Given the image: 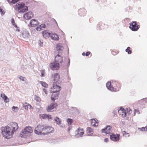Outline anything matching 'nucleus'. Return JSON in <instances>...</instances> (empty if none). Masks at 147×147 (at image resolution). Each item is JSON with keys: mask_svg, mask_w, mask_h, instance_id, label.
Instances as JSON below:
<instances>
[{"mask_svg": "<svg viewBox=\"0 0 147 147\" xmlns=\"http://www.w3.org/2000/svg\"><path fill=\"white\" fill-rule=\"evenodd\" d=\"M18 126L16 122H11L9 126L2 127L1 132L3 136L7 139L11 138L15 132L18 129Z\"/></svg>", "mask_w": 147, "mask_h": 147, "instance_id": "f257e3e1", "label": "nucleus"}, {"mask_svg": "<svg viewBox=\"0 0 147 147\" xmlns=\"http://www.w3.org/2000/svg\"><path fill=\"white\" fill-rule=\"evenodd\" d=\"M63 49V47H56L55 53L56 54L57 53V54L55 56V62L58 63L59 65L60 64L63 67L67 69L70 65V59L69 58H66L67 61H64L63 62V57L61 56V55Z\"/></svg>", "mask_w": 147, "mask_h": 147, "instance_id": "f03ea898", "label": "nucleus"}, {"mask_svg": "<svg viewBox=\"0 0 147 147\" xmlns=\"http://www.w3.org/2000/svg\"><path fill=\"white\" fill-rule=\"evenodd\" d=\"M51 88L50 92L52 93L51 99L52 100L54 101L55 99L58 98L61 87L57 84L54 83L53 84V87H51Z\"/></svg>", "mask_w": 147, "mask_h": 147, "instance_id": "7ed1b4c3", "label": "nucleus"}, {"mask_svg": "<svg viewBox=\"0 0 147 147\" xmlns=\"http://www.w3.org/2000/svg\"><path fill=\"white\" fill-rule=\"evenodd\" d=\"M24 6V3L20 2L15 5V9L18 10L19 13H24L28 10L27 7Z\"/></svg>", "mask_w": 147, "mask_h": 147, "instance_id": "20e7f679", "label": "nucleus"}, {"mask_svg": "<svg viewBox=\"0 0 147 147\" xmlns=\"http://www.w3.org/2000/svg\"><path fill=\"white\" fill-rule=\"evenodd\" d=\"M46 124L38 125H37L34 130V133L37 134L42 135L41 134H43L44 135H45L44 133H42V132L43 131H45V128Z\"/></svg>", "mask_w": 147, "mask_h": 147, "instance_id": "39448f33", "label": "nucleus"}, {"mask_svg": "<svg viewBox=\"0 0 147 147\" xmlns=\"http://www.w3.org/2000/svg\"><path fill=\"white\" fill-rule=\"evenodd\" d=\"M112 87L111 89L112 91L116 92L119 91L121 88L120 84L117 81H114L112 82Z\"/></svg>", "mask_w": 147, "mask_h": 147, "instance_id": "423d86ee", "label": "nucleus"}, {"mask_svg": "<svg viewBox=\"0 0 147 147\" xmlns=\"http://www.w3.org/2000/svg\"><path fill=\"white\" fill-rule=\"evenodd\" d=\"M75 137L76 138H78L81 137L84 134V131L83 129L79 127L76 130L75 133Z\"/></svg>", "mask_w": 147, "mask_h": 147, "instance_id": "0eeeda50", "label": "nucleus"}, {"mask_svg": "<svg viewBox=\"0 0 147 147\" xmlns=\"http://www.w3.org/2000/svg\"><path fill=\"white\" fill-rule=\"evenodd\" d=\"M33 130L31 127L30 126L26 127L25 129L22 130L21 133H20V136L23 137L24 134H28L29 133H31L32 132Z\"/></svg>", "mask_w": 147, "mask_h": 147, "instance_id": "6e6552de", "label": "nucleus"}, {"mask_svg": "<svg viewBox=\"0 0 147 147\" xmlns=\"http://www.w3.org/2000/svg\"><path fill=\"white\" fill-rule=\"evenodd\" d=\"M129 28L133 31H137L140 27V25H138L136 22H133L132 23L130 24Z\"/></svg>", "mask_w": 147, "mask_h": 147, "instance_id": "1a4fd4ad", "label": "nucleus"}, {"mask_svg": "<svg viewBox=\"0 0 147 147\" xmlns=\"http://www.w3.org/2000/svg\"><path fill=\"white\" fill-rule=\"evenodd\" d=\"M110 136V139L112 141L116 142L118 141L119 140L120 135L119 134H115L114 133H112Z\"/></svg>", "mask_w": 147, "mask_h": 147, "instance_id": "9d476101", "label": "nucleus"}, {"mask_svg": "<svg viewBox=\"0 0 147 147\" xmlns=\"http://www.w3.org/2000/svg\"><path fill=\"white\" fill-rule=\"evenodd\" d=\"M59 64L58 63L55 62V61L50 64V67L53 70H55L58 69L59 68Z\"/></svg>", "mask_w": 147, "mask_h": 147, "instance_id": "9b49d317", "label": "nucleus"}, {"mask_svg": "<svg viewBox=\"0 0 147 147\" xmlns=\"http://www.w3.org/2000/svg\"><path fill=\"white\" fill-rule=\"evenodd\" d=\"M112 130V127L109 125H108L105 128L101 130V132L102 133H104L105 134H109Z\"/></svg>", "mask_w": 147, "mask_h": 147, "instance_id": "f8f14e48", "label": "nucleus"}, {"mask_svg": "<svg viewBox=\"0 0 147 147\" xmlns=\"http://www.w3.org/2000/svg\"><path fill=\"white\" fill-rule=\"evenodd\" d=\"M33 14L31 11H29L24 14L23 16L24 18L26 20H29L33 17Z\"/></svg>", "mask_w": 147, "mask_h": 147, "instance_id": "ddd939ff", "label": "nucleus"}, {"mask_svg": "<svg viewBox=\"0 0 147 147\" xmlns=\"http://www.w3.org/2000/svg\"><path fill=\"white\" fill-rule=\"evenodd\" d=\"M57 105L56 104H51L50 105L48 106L47 108V109L48 112H52V111L54 109H55V107Z\"/></svg>", "mask_w": 147, "mask_h": 147, "instance_id": "4468645a", "label": "nucleus"}, {"mask_svg": "<svg viewBox=\"0 0 147 147\" xmlns=\"http://www.w3.org/2000/svg\"><path fill=\"white\" fill-rule=\"evenodd\" d=\"M22 36L25 39L29 38L30 36L29 32L26 30H24L23 31L22 34Z\"/></svg>", "mask_w": 147, "mask_h": 147, "instance_id": "2eb2a0df", "label": "nucleus"}, {"mask_svg": "<svg viewBox=\"0 0 147 147\" xmlns=\"http://www.w3.org/2000/svg\"><path fill=\"white\" fill-rule=\"evenodd\" d=\"M78 13L81 16H84L86 12V10L84 8H81L78 10Z\"/></svg>", "mask_w": 147, "mask_h": 147, "instance_id": "dca6fc26", "label": "nucleus"}, {"mask_svg": "<svg viewBox=\"0 0 147 147\" xmlns=\"http://www.w3.org/2000/svg\"><path fill=\"white\" fill-rule=\"evenodd\" d=\"M41 117L43 119H47L49 121H51L52 119L50 115L46 114H43L41 115Z\"/></svg>", "mask_w": 147, "mask_h": 147, "instance_id": "f3484780", "label": "nucleus"}, {"mask_svg": "<svg viewBox=\"0 0 147 147\" xmlns=\"http://www.w3.org/2000/svg\"><path fill=\"white\" fill-rule=\"evenodd\" d=\"M30 24L31 27H34L37 26L39 24L38 22L35 19H32L30 22Z\"/></svg>", "mask_w": 147, "mask_h": 147, "instance_id": "a211bd4d", "label": "nucleus"}, {"mask_svg": "<svg viewBox=\"0 0 147 147\" xmlns=\"http://www.w3.org/2000/svg\"><path fill=\"white\" fill-rule=\"evenodd\" d=\"M59 74L57 73H55L54 74V80L53 81H54V82H53V84L54 83L56 84H57L56 83L59 80Z\"/></svg>", "mask_w": 147, "mask_h": 147, "instance_id": "6ab92c4d", "label": "nucleus"}, {"mask_svg": "<svg viewBox=\"0 0 147 147\" xmlns=\"http://www.w3.org/2000/svg\"><path fill=\"white\" fill-rule=\"evenodd\" d=\"M50 37L52 39L55 40H58L59 39L58 35L55 34H51L50 35Z\"/></svg>", "mask_w": 147, "mask_h": 147, "instance_id": "aec40b11", "label": "nucleus"}, {"mask_svg": "<svg viewBox=\"0 0 147 147\" xmlns=\"http://www.w3.org/2000/svg\"><path fill=\"white\" fill-rule=\"evenodd\" d=\"M45 131H49V133H50L51 132H52V131H53L54 130V128L48 126L46 125H45Z\"/></svg>", "mask_w": 147, "mask_h": 147, "instance_id": "412c9836", "label": "nucleus"}, {"mask_svg": "<svg viewBox=\"0 0 147 147\" xmlns=\"http://www.w3.org/2000/svg\"><path fill=\"white\" fill-rule=\"evenodd\" d=\"M106 86L107 88L109 90L112 91V90L111 89V88L113 87L112 82L111 83L110 82H108L107 83Z\"/></svg>", "mask_w": 147, "mask_h": 147, "instance_id": "4be33fe9", "label": "nucleus"}, {"mask_svg": "<svg viewBox=\"0 0 147 147\" xmlns=\"http://www.w3.org/2000/svg\"><path fill=\"white\" fill-rule=\"evenodd\" d=\"M1 96L3 99L4 101L5 102H9V100L7 98V97L4 94H1Z\"/></svg>", "mask_w": 147, "mask_h": 147, "instance_id": "5701e85b", "label": "nucleus"}, {"mask_svg": "<svg viewBox=\"0 0 147 147\" xmlns=\"http://www.w3.org/2000/svg\"><path fill=\"white\" fill-rule=\"evenodd\" d=\"M54 119L56 122L57 124L59 125L61 124V120L59 118L57 117H55L54 118Z\"/></svg>", "mask_w": 147, "mask_h": 147, "instance_id": "b1692460", "label": "nucleus"}, {"mask_svg": "<svg viewBox=\"0 0 147 147\" xmlns=\"http://www.w3.org/2000/svg\"><path fill=\"white\" fill-rule=\"evenodd\" d=\"M42 34H43V36L44 37L46 38V37H50V35L51 34L49 33L48 32L46 31H44L42 32Z\"/></svg>", "mask_w": 147, "mask_h": 147, "instance_id": "393cba45", "label": "nucleus"}, {"mask_svg": "<svg viewBox=\"0 0 147 147\" xmlns=\"http://www.w3.org/2000/svg\"><path fill=\"white\" fill-rule=\"evenodd\" d=\"M131 49V48L129 47H128L127 48L125 49V51L127 52L128 54H130L131 53L132 51Z\"/></svg>", "mask_w": 147, "mask_h": 147, "instance_id": "a878e982", "label": "nucleus"}, {"mask_svg": "<svg viewBox=\"0 0 147 147\" xmlns=\"http://www.w3.org/2000/svg\"><path fill=\"white\" fill-rule=\"evenodd\" d=\"M40 84L42 86L45 88H47L48 87V84L45 82L40 81Z\"/></svg>", "mask_w": 147, "mask_h": 147, "instance_id": "bb28decb", "label": "nucleus"}, {"mask_svg": "<svg viewBox=\"0 0 147 147\" xmlns=\"http://www.w3.org/2000/svg\"><path fill=\"white\" fill-rule=\"evenodd\" d=\"M67 122L68 125H71L73 122V120L70 118H67Z\"/></svg>", "mask_w": 147, "mask_h": 147, "instance_id": "cd10ccee", "label": "nucleus"}, {"mask_svg": "<svg viewBox=\"0 0 147 147\" xmlns=\"http://www.w3.org/2000/svg\"><path fill=\"white\" fill-rule=\"evenodd\" d=\"M138 129L140 131H147V125L145 127H142V128H139Z\"/></svg>", "mask_w": 147, "mask_h": 147, "instance_id": "c85d7f7f", "label": "nucleus"}, {"mask_svg": "<svg viewBox=\"0 0 147 147\" xmlns=\"http://www.w3.org/2000/svg\"><path fill=\"white\" fill-rule=\"evenodd\" d=\"M11 21L12 24L15 27H17V25L16 24L13 18H12L11 19Z\"/></svg>", "mask_w": 147, "mask_h": 147, "instance_id": "c756f323", "label": "nucleus"}, {"mask_svg": "<svg viewBox=\"0 0 147 147\" xmlns=\"http://www.w3.org/2000/svg\"><path fill=\"white\" fill-rule=\"evenodd\" d=\"M12 110L15 112H17L18 110V108L17 107L13 106L12 107Z\"/></svg>", "mask_w": 147, "mask_h": 147, "instance_id": "7c9ffc66", "label": "nucleus"}, {"mask_svg": "<svg viewBox=\"0 0 147 147\" xmlns=\"http://www.w3.org/2000/svg\"><path fill=\"white\" fill-rule=\"evenodd\" d=\"M125 111V110L122 107H120L119 110H118V113L119 114H120V113H121V112Z\"/></svg>", "mask_w": 147, "mask_h": 147, "instance_id": "2f4dec72", "label": "nucleus"}, {"mask_svg": "<svg viewBox=\"0 0 147 147\" xmlns=\"http://www.w3.org/2000/svg\"><path fill=\"white\" fill-rule=\"evenodd\" d=\"M27 67V65L26 63L23 64L22 65L21 68L24 70L26 69Z\"/></svg>", "mask_w": 147, "mask_h": 147, "instance_id": "473e14b6", "label": "nucleus"}, {"mask_svg": "<svg viewBox=\"0 0 147 147\" xmlns=\"http://www.w3.org/2000/svg\"><path fill=\"white\" fill-rule=\"evenodd\" d=\"M88 133H91L93 132V129L91 127H88L87 128Z\"/></svg>", "mask_w": 147, "mask_h": 147, "instance_id": "72a5a7b5", "label": "nucleus"}, {"mask_svg": "<svg viewBox=\"0 0 147 147\" xmlns=\"http://www.w3.org/2000/svg\"><path fill=\"white\" fill-rule=\"evenodd\" d=\"M121 113H122L121 114V113H120V114L123 117H126L127 115V114L126 113V111H125V112H121Z\"/></svg>", "mask_w": 147, "mask_h": 147, "instance_id": "f704fd0d", "label": "nucleus"}, {"mask_svg": "<svg viewBox=\"0 0 147 147\" xmlns=\"http://www.w3.org/2000/svg\"><path fill=\"white\" fill-rule=\"evenodd\" d=\"M140 101L143 102V104L144 105L145 104V103L147 102V98H145L141 99L140 100Z\"/></svg>", "mask_w": 147, "mask_h": 147, "instance_id": "c9c22d12", "label": "nucleus"}, {"mask_svg": "<svg viewBox=\"0 0 147 147\" xmlns=\"http://www.w3.org/2000/svg\"><path fill=\"white\" fill-rule=\"evenodd\" d=\"M38 43L39 45L40 46H42L43 45V40H39L38 41Z\"/></svg>", "mask_w": 147, "mask_h": 147, "instance_id": "e433bc0d", "label": "nucleus"}, {"mask_svg": "<svg viewBox=\"0 0 147 147\" xmlns=\"http://www.w3.org/2000/svg\"><path fill=\"white\" fill-rule=\"evenodd\" d=\"M111 52L112 55H115L118 53L119 51H115L114 50H113Z\"/></svg>", "mask_w": 147, "mask_h": 147, "instance_id": "4c0bfd02", "label": "nucleus"}, {"mask_svg": "<svg viewBox=\"0 0 147 147\" xmlns=\"http://www.w3.org/2000/svg\"><path fill=\"white\" fill-rule=\"evenodd\" d=\"M0 12L1 13V15L3 16L4 15L5 12H4V10L1 8V7L0 6Z\"/></svg>", "mask_w": 147, "mask_h": 147, "instance_id": "58836bf2", "label": "nucleus"}, {"mask_svg": "<svg viewBox=\"0 0 147 147\" xmlns=\"http://www.w3.org/2000/svg\"><path fill=\"white\" fill-rule=\"evenodd\" d=\"M35 99L36 101L38 102H39L40 100V98L37 96H36L35 97Z\"/></svg>", "mask_w": 147, "mask_h": 147, "instance_id": "ea45409f", "label": "nucleus"}, {"mask_svg": "<svg viewBox=\"0 0 147 147\" xmlns=\"http://www.w3.org/2000/svg\"><path fill=\"white\" fill-rule=\"evenodd\" d=\"M42 30L45 27V25L44 24H42L40 25H39Z\"/></svg>", "mask_w": 147, "mask_h": 147, "instance_id": "a19ab883", "label": "nucleus"}, {"mask_svg": "<svg viewBox=\"0 0 147 147\" xmlns=\"http://www.w3.org/2000/svg\"><path fill=\"white\" fill-rule=\"evenodd\" d=\"M30 105H27L24 106V109H25L28 110L29 108H30Z\"/></svg>", "mask_w": 147, "mask_h": 147, "instance_id": "79ce46f5", "label": "nucleus"}, {"mask_svg": "<svg viewBox=\"0 0 147 147\" xmlns=\"http://www.w3.org/2000/svg\"><path fill=\"white\" fill-rule=\"evenodd\" d=\"M97 28L98 29L102 30L104 28H102V25H101L100 26H99V25H98V26H97Z\"/></svg>", "mask_w": 147, "mask_h": 147, "instance_id": "37998d69", "label": "nucleus"}, {"mask_svg": "<svg viewBox=\"0 0 147 147\" xmlns=\"http://www.w3.org/2000/svg\"><path fill=\"white\" fill-rule=\"evenodd\" d=\"M36 29L37 31H40L41 30H42V29L40 27V26H38L36 28Z\"/></svg>", "mask_w": 147, "mask_h": 147, "instance_id": "c03bdc74", "label": "nucleus"}, {"mask_svg": "<svg viewBox=\"0 0 147 147\" xmlns=\"http://www.w3.org/2000/svg\"><path fill=\"white\" fill-rule=\"evenodd\" d=\"M127 111H128V113L129 114H130L131 112V109L130 108H127Z\"/></svg>", "mask_w": 147, "mask_h": 147, "instance_id": "a18cd8bd", "label": "nucleus"}, {"mask_svg": "<svg viewBox=\"0 0 147 147\" xmlns=\"http://www.w3.org/2000/svg\"><path fill=\"white\" fill-rule=\"evenodd\" d=\"M19 78L20 80H22L23 81L24 80V79L25 78L23 77H22V76H20V77Z\"/></svg>", "mask_w": 147, "mask_h": 147, "instance_id": "49530a36", "label": "nucleus"}, {"mask_svg": "<svg viewBox=\"0 0 147 147\" xmlns=\"http://www.w3.org/2000/svg\"><path fill=\"white\" fill-rule=\"evenodd\" d=\"M90 52L87 51L86 52V53L85 55L86 56H88L90 54Z\"/></svg>", "mask_w": 147, "mask_h": 147, "instance_id": "de8ad7c7", "label": "nucleus"}, {"mask_svg": "<svg viewBox=\"0 0 147 147\" xmlns=\"http://www.w3.org/2000/svg\"><path fill=\"white\" fill-rule=\"evenodd\" d=\"M136 113H138V114H139V112L138 111L137 109H135L134 111V115H135Z\"/></svg>", "mask_w": 147, "mask_h": 147, "instance_id": "09e8293b", "label": "nucleus"}, {"mask_svg": "<svg viewBox=\"0 0 147 147\" xmlns=\"http://www.w3.org/2000/svg\"><path fill=\"white\" fill-rule=\"evenodd\" d=\"M15 27L16 28V31H18V32H20V28L18 27L17 26V27Z\"/></svg>", "mask_w": 147, "mask_h": 147, "instance_id": "8fccbe9b", "label": "nucleus"}, {"mask_svg": "<svg viewBox=\"0 0 147 147\" xmlns=\"http://www.w3.org/2000/svg\"><path fill=\"white\" fill-rule=\"evenodd\" d=\"M109 139L108 138H106L104 140V141L105 142H108V141H109Z\"/></svg>", "mask_w": 147, "mask_h": 147, "instance_id": "3c124183", "label": "nucleus"}, {"mask_svg": "<svg viewBox=\"0 0 147 147\" xmlns=\"http://www.w3.org/2000/svg\"><path fill=\"white\" fill-rule=\"evenodd\" d=\"M43 91L47 95V90L45 88L43 89Z\"/></svg>", "mask_w": 147, "mask_h": 147, "instance_id": "603ef678", "label": "nucleus"}, {"mask_svg": "<svg viewBox=\"0 0 147 147\" xmlns=\"http://www.w3.org/2000/svg\"><path fill=\"white\" fill-rule=\"evenodd\" d=\"M40 76L41 77H43L44 76V74L43 73L41 72Z\"/></svg>", "mask_w": 147, "mask_h": 147, "instance_id": "864d4df0", "label": "nucleus"}, {"mask_svg": "<svg viewBox=\"0 0 147 147\" xmlns=\"http://www.w3.org/2000/svg\"><path fill=\"white\" fill-rule=\"evenodd\" d=\"M86 55V53H85V52H83L82 54V55H83V56H84L85 55Z\"/></svg>", "mask_w": 147, "mask_h": 147, "instance_id": "5fc2aeb1", "label": "nucleus"}, {"mask_svg": "<svg viewBox=\"0 0 147 147\" xmlns=\"http://www.w3.org/2000/svg\"><path fill=\"white\" fill-rule=\"evenodd\" d=\"M72 109H73L74 110H76L77 109L75 107H72Z\"/></svg>", "mask_w": 147, "mask_h": 147, "instance_id": "6e6d98bb", "label": "nucleus"}, {"mask_svg": "<svg viewBox=\"0 0 147 147\" xmlns=\"http://www.w3.org/2000/svg\"><path fill=\"white\" fill-rule=\"evenodd\" d=\"M71 128L70 126L68 128V130L69 131L70 129Z\"/></svg>", "mask_w": 147, "mask_h": 147, "instance_id": "4d7b16f0", "label": "nucleus"}, {"mask_svg": "<svg viewBox=\"0 0 147 147\" xmlns=\"http://www.w3.org/2000/svg\"><path fill=\"white\" fill-rule=\"evenodd\" d=\"M129 9V7H127V8H126V9H127V10H126V11H127V10Z\"/></svg>", "mask_w": 147, "mask_h": 147, "instance_id": "13d9d810", "label": "nucleus"}, {"mask_svg": "<svg viewBox=\"0 0 147 147\" xmlns=\"http://www.w3.org/2000/svg\"><path fill=\"white\" fill-rule=\"evenodd\" d=\"M67 75H68V69L67 70Z\"/></svg>", "mask_w": 147, "mask_h": 147, "instance_id": "bf43d9fd", "label": "nucleus"}, {"mask_svg": "<svg viewBox=\"0 0 147 147\" xmlns=\"http://www.w3.org/2000/svg\"><path fill=\"white\" fill-rule=\"evenodd\" d=\"M126 134L128 135V136H129V134L127 133Z\"/></svg>", "mask_w": 147, "mask_h": 147, "instance_id": "052dcab7", "label": "nucleus"}, {"mask_svg": "<svg viewBox=\"0 0 147 147\" xmlns=\"http://www.w3.org/2000/svg\"><path fill=\"white\" fill-rule=\"evenodd\" d=\"M56 46H60V45H59L58 44H57V45H56Z\"/></svg>", "mask_w": 147, "mask_h": 147, "instance_id": "680f3d73", "label": "nucleus"}, {"mask_svg": "<svg viewBox=\"0 0 147 147\" xmlns=\"http://www.w3.org/2000/svg\"><path fill=\"white\" fill-rule=\"evenodd\" d=\"M60 127H63V125H61L60 126Z\"/></svg>", "mask_w": 147, "mask_h": 147, "instance_id": "e2e57ef3", "label": "nucleus"}, {"mask_svg": "<svg viewBox=\"0 0 147 147\" xmlns=\"http://www.w3.org/2000/svg\"><path fill=\"white\" fill-rule=\"evenodd\" d=\"M93 126H96V125L94 124V125H93Z\"/></svg>", "mask_w": 147, "mask_h": 147, "instance_id": "0e129e2a", "label": "nucleus"}, {"mask_svg": "<svg viewBox=\"0 0 147 147\" xmlns=\"http://www.w3.org/2000/svg\"><path fill=\"white\" fill-rule=\"evenodd\" d=\"M128 19V18H126V19Z\"/></svg>", "mask_w": 147, "mask_h": 147, "instance_id": "69168bd1", "label": "nucleus"}, {"mask_svg": "<svg viewBox=\"0 0 147 147\" xmlns=\"http://www.w3.org/2000/svg\"><path fill=\"white\" fill-rule=\"evenodd\" d=\"M124 132H125V133H126V132H125V131H124Z\"/></svg>", "mask_w": 147, "mask_h": 147, "instance_id": "338daca9", "label": "nucleus"}, {"mask_svg": "<svg viewBox=\"0 0 147 147\" xmlns=\"http://www.w3.org/2000/svg\"><path fill=\"white\" fill-rule=\"evenodd\" d=\"M55 22H56V23H57V22H56V21H55ZM56 23L57 24V23Z\"/></svg>", "mask_w": 147, "mask_h": 147, "instance_id": "774afa93", "label": "nucleus"}]
</instances>
